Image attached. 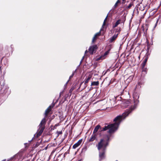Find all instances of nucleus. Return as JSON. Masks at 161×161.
<instances>
[{
    "label": "nucleus",
    "instance_id": "obj_1",
    "mask_svg": "<svg viewBox=\"0 0 161 161\" xmlns=\"http://www.w3.org/2000/svg\"><path fill=\"white\" fill-rule=\"evenodd\" d=\"M136 107L135 106L131 107L130 109H127L125 112L122 114V115L117 116L114 120V121L115 122V123L114 124H109L107 126H105L103 128H101L100 125H97L94 128L93 133L97 134L96 133L99 129H100L101 131H105L108 130V133L110 134L113 133L118 129L121 120L123 119H125L128 115Z\"/></svg>",
    "mask_w": 161,
    "mask_h": 161
},
{
    "label": "nucleus",
    "instance_id": "obj_2",
    "mask_svg": "<svg viewBox=\"0 0 161 161\" xmlns=\"http://www.w3.org/2000/svg\"><path fill=\"white\" fill-rule=\"evenodd\" d=\"M54 105V104L50 105L46 110L45 113V117L42 120L39 125V128L37 131V133L36 134L37 137L40 136L43 132L45 129V125L46 124L47 121L45 118L47 117L48 113L51 111V109L53 108Z\"/></svg>",
    "mask_w": 161,
    "mask_h": 161
},
{
    "label": "nucleus",
    "instance_id": "obj_3",
    "mask_svg": "<svg viewBox=\"0 0 161 161\" xmlns=\"http://www.w3.org/2000/svg\"><path fill=\"white\" fill-rule=\"evenodd\" d=\"M108 144V142L107 141L101 139L96 146L98 151H106Z\"/></svg>",
    "mask_w": 161,
    "mask_h": 161
},
{
    "label": "nucleus",
    "instance_id": "obj_4",
    "mask_svg": "<svg viewBox=\"0 0 161 161\" xmlns=\"http://www.w3.org/2000/svg\"><path fill=\"white\" fill-rule=\"evenodd\" d=\"M105 32L104 29L101 28L99 32L96 33L94 35L92 40H96L97 39H99L100 36H104Z\"/></svg>",
    "mask_w": 161,
    "mask_h": 161
},
{
    "label": "nucleus",
    "instance_id": "obj_5",
    "mask_svg": "<svg viewBox=\"0 0 161 161\" xmlns=\"http://www.w3.org/2000/svg\"><path fill=\"white\" fill-rule=\"evenodd\" d=\"M98 48V46L97 45H94L90 47L89 49L88 52L89 53L92 54L94 53H95Z\"/></svg>",
    "mask_w": 161,
    "mask_h": 161
},
{
    "label": "nucleus",
    "instance_id": "obj_6",
    "mask_svg": "<svg viewBox=\"0 0 161 161\" xmlns=\"http://www.w3.org/2000/svg\"><path fill=\"white\" fill-rule=\"evenodd\" d=\"M99 151V161L105 158V154L106 151Z\"/></svg>",
    "mask_w": 161,
    "mask_h": 161
},
{
    "label": "nucleus",
    "instance_id": "obj_7",
    "mask_svg": "<svg viewBox=\"0 0 161 161\" xmlns=\"http://www.w3.org/2000/svg\"><path fill=\"white\" fill-rule=\"evenodd\" d=\"M82 141V139L80 140L77 143H76L73 145V148L74 149H75L77 147L80 145Z\"/></svg>",
    "mask_w": 161,
    "mask_h": 161
},
{
    "label": "nucleus",
    "instance_id": "obj_8",
    "mask_svg": "<svg viewBox=\"0 0 161 161\" xmlns=\"http://www.w3.org/2000/svg\"><path fill=\"white\" fill-rule=\"evenodd\" d=\"M121 23H122V22L121 20V19H119L115 23L113 24V28H115V27H117L118 25L119 24H120Z\"/></svg>",
    "mask_w": 161,
    "mask_h": 161
},
{
    "label": "nucleus",
    "instance_id": "obj_9",
    "mask_svg": "<svg viewBox=\"0 0 161 161\" xmlns=\"http://www.w3.org/2000/svg\"><path fill=\"white\" fill-rule=\"evenodd\" d=\"M97 134H94L93 133L92 136L89 140V142H92L95 139H96V136H97Z\"/></svg>",
    "mask_w": 161,
    "mask_h": 161
},
{
    "label": "nucleus",
    "instance_id": "obj_10",
    "mask_svg": "<svg viewBox=\"0 0 161 161\" xmlns=\"http://www.w3.org/2000/svg\"><path fill=\"white\" fill-rule=\"evenodd\" d=\"M113 47V45L111 44H108L106 47L105 49L106 50L110 51Z\"/></svg>",
    "mask_w": 161,
    "mask_h": 161
},
{
    "label": "nucleus",
    "instance_id": "obj_11",
    "mask_svg": "<svg viewBox=\"0 0 161 161\" xmlns=\"http://www.w3.org/2000/svg\"><path fill=\"white\" fill-rule=\"evenodd\" d=\"M133 5V2H130V3L129 4L128 6H126L125 7V10H129L130 9V8H131V7Z\"/></svg>",
    "mask_w": 161,
    "mask_h": 161
},
{
    "label": "nucleus",
    "instance_id": "obj_12",
    "mask_svg": "<svg viewBox=\"0 0 161 161\" xmlns=\"http://www.w3.org/2000/svg\"><path fill=\"white\" fill-rule=\"evenodd\" d=\"M147 50L148 51L150 48V45H152L153 44V42L152 41H151V42H149V41H147Z\"/></svg>",
    "mask_w": 161,
    "mask_h": 161
},
{
    "label": "nucleus",
    "instance_id": "obj_13",
    "mask_svg": "<svg viewBox=\"0 0 161 161\" xmlns=\"http://www.w3.org/2000/svg\"><path fill=\"white\" fill-rule=\"evenodd\" d=\"M139 95L138 94L136 93L133 94V97L135 100H137L139 98Z\"/></svg>",
    "mask_w": 161,
    "mask_h": 161
},
{
    "label": "nucleus",
    "instance_id": "obj_14",
    "mask_svg": "<svg viewBox=\"0 0 161 161\" xmlns=\"http://www.w3.org/2000/svg\"><path fill=\"white\" fill-rule=\"evenodd\" d=\"M92 78V76L91 75H89L87 78L85 80V84L88 83L89 81Z\"/></svg>",
    "mask_w": 161,
    "mask_h": 161
},
{
    "label": "nucleus",
    "instance_id": "obj_15",
    "mask_svg": "<svg viewBox=\"0 0 161 161\" xmlns=\"http://www.w3.org/2000/svg\"><path fill=\"white\" fill-rule=\"evenodd\" d=\"M118 33L116 34V33H115V34L112 37L110 40H115L118 37Z\"/></svg>",
    "mask_w": 161,
    "mask_h": 161
},
{
    "label": "nucleus",
    "instance_id": "obj_16",
    "mask_svg": "<svg viewBox=\"0 0 161 161\" xmlns=\"http://www.w3.org/2000/svg\"><path fill=\"white\" fill-rule=\"evenodd\" d=\"M99 84L98 81L92 82L91 83V85L92 86H97Z\"/></svg>",
    "mask_w": 161,
    "mask_h": 161
},
{
    "label": "nucleus",
    "instance_id": "obj_17",
    "mask_svg": "<svg viewBox=\"0 0 161 161\" xmlns=\"http://www.w3.org/2000/svg\"><path fill=\"white\" fill-rule=\"evenodd\" d=\"M147 61V58H146L145 59L143 63L142 64V68H144L145 66L146 63Z\"/></svg>",
    "mask_w": 161,
    "mask_h": 161
},
{
    "label": "nucleus",
    "instance_id": "obj_18",
    "mask_svg": "<svg viewBox=\"0 0 161 161\" xmlns=\"http://www.w3.org/2000/svg\"><path fill=\"white\" fill-rule=\"evenodd\" d=\"M107 18H108V15L106 17V18H105V19L104 20V21L103 24V25H102V28L103 29L104 26L105 25L106 22V21L107 20Z\"/></svg>",
    "mask_w": 161,
    "mask_h": 161
},
{
    "label": "nucleus",
    "instance_id": "obj_19",
    "mask_svg": "<svg viewBox=\"0 0 161 161\" xmlns=\"http://www.w3.org/2000/svg\"><path fill=\"white\" fill-rule=\"evenodd\" d=\"M120 31H121L120 28L119 27V28H117V29H116V31H115V33H116V34L118 33V35L120 33Z\"/></svg>",
    "mask_w": 161,
    "mask_h": 161
},
{
    "label": "nucleus",
    "instance_id": "obj_20",
    "mask_svg": "<svg viewBox=\"0 0 161 161\" xmlns=\"http://www.w3.org/2000/svg\"><path fill=\"white\" fill-rule=\"evenodd\" d=\"M120 0H118L116 3L115 4L114 7L115 8L116 7L118 6V4L120 3Z\"/></svg>",
    "mask_w": 161,
    "mask_h": 161
},
{
    "label": "nucleus",
    "instance_id": "obj_21",
    "mask_svg": "<svg viewBox=\"0 0 161 161\" xmlns=\"http://www.w3.org/2000/svg\"><path fill=\"white\" fill-rule=\"evenodd\" d=\"M142 68V72H144L145 74H146L147 71V69L146 68Z\"/></svg>",
    "mask_w": 161,
    "mask_h": 161
},
{
    "label": "nucleus",
    "instance_id": "obj_22",
    "mask_svg": "<svg viewBox=\"0 0 161 161\" xmlns=\"http://www.w3.org/2000/svg\"><path fill=\"white\" fill-rule=\"evenodd\" d=\"M109 51L108 50H107V51H106L104 54L103 57L106 56L109 53Z\"/></svg>",
    "mask_w": 161,
    "mask_h": 161
},
{
    "label": "nucleus",
    "instance_id": "obj_23",
    "mask_svg": "<svg viewBox=\"0 0 161 161\" xmlns=\"http://www.w3.org/2000/svg\"><path fill=\"white\" fill-rule=\"evenodd\" d=\"M57 133L58 136H59V135L62 134V131H57Z\"/></svg>",
    "mask_w": 161,
    "mask_h": 161
},
{
    "label": "nucleus",
    "instance_id": "obj_24",
    "mask_svg": "<svg viewBox=\"0 0 161 161\" xmlns=\"http://www.w3.org/2000/svg\"><path fill=\"white\" fill-rule=\"evenodd\" d=\"M159 19H158L157 20V21H156V23H155V26H154V28H155V27L157 26V23H158V21H159Z\"/></svg>",
    "mask_w": 161,
    "mask_h": 161
},
{
    "label": "nucleus",
    "instance_id": "obj_25",
    "mask_svg": "<svg viewBox=\"0 0 161 161\" xmlns=\"http://www.w3.org/2000/svg\"><path fill=\"white\" fill-rule=\"evenodd\" d=\"M74 73L73 72L72 75L69 77V79H71V78L73 77V76H74Z\"/></svg>",
    "mask_w": 161,
    "mask_h": 161
},
{
    "label": "nucleus",
    "instance_id": "obj_26",
    "mask_svg": "<svg viewBox=\"0 0 161 161\" xmlns=\"http://www.w3.org/2000/svg\"><path fill=\"white\" fill-rule=\"evenodd\" d=\"M102 56H101V57H100L99 58H97V61L99 60L100 59L102 58Z\"/></svg>",
    "mask_w": 161,
    "mask_h": 161
},
{
    "label": "nucleus",
    "instance_id": "obj_27",
    "mask_svg": "<svg viewBox=\"0 0 161 161\" xmlns=\"http://www.w3.org/2000/svg\"><path fill=\"white\" fill-rule=\"evenodd\" d=\"M122 0V3L123 4H124L125 3L126 0Z\"/></svg>",
    "mask_w": 161,
    "mask_h": 161
},
{
    "label": "nucleus",
    "instance_id": "obj_28",
    "mask_svg": "<svg viewBox=\"0 0 161 161\" xmlns=\"http://www.w3.org/2000/svg\"><path fill=\"white\" fill-rule=\"evenodd\" d=\"M73 90V89L72 88H71V89H70V90H69V92H71Z\"/></svg>",
    "mask_w": 161,
    "mask_h": 161
},
{
    "label": "nucleus",
    "instance_id": "obj_29",
    "mask_svg": "<svg viewBox=\"0 0 161 161\" xmlns=\"http://www.w3.org/2000/svg\"><path fill=\"white\" fill-rule=\"evenodd\" d=\"M88 52H89L87 50H86L85 52V54H86Z\"/></svg>",
    "mask_w": 161,
    "mask_h": 161
},
{
    "label": "nucleus",
    "instance_id": "obj_30",
    "mask_svg": "<svg viewBox=\"0 0 161 161\" xmlns=\"http://www.w3.org/2000/svg\"><path fill=\"white\" fill-rule=\"evenodd\" d=\"M2 161H6V159H4L3 160H2Z\"/></svg>",
    "mask_w": 161,
    "mask_h": 161
},
{
    "label": "nucleus",
    "instance_id": "obj_31",
    "mask_svg": "<svg viewBox=\"0 0 161 161\" xmlns=\"http://www.w3.org/2000/svg\"><path fill=\"white\" fill-rule=\"evenodd\" d=\"M142 30H143V31H144V29L143 28H142Z\"/></svg>",
    "mask_w": 161,
    "mask_h": 161
},
{
    "label": "nucleus",
    "instance_id": "obj_32",
    "mask_svg": "<svg viewBox=\"0 0 161 161\" xmlns=\"http://www.w3.org/2000/svg\"><path fill=\"white\" fill-rule=\"evenodd\" d=\"M81 161V159H80V160H78V161Z\"/></svg>",
    "mask_w": 161,
    "mask_h": 161
}]
</instances>
